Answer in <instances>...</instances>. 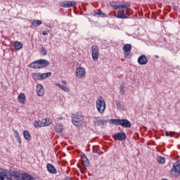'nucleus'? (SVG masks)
<instances>
[{
  "label": "nucleus",
  "instance_id": "f257e3e1",
  "mask_svg": "<svg viewBox=\"0 0 180 180\" xmlns=\"http://www.w3.org/2000/svg\"><path fill=\"white\" fill-rule=\"evenodd\" d=\"M131 6V4L127 1H123L122 4L120 6V9H124L122 10L121 13H119V11H115V18H117L118 19H129L130 18V7Z\"/></svg>",
  "mask_w": 180,
  "mask_h": 180
},
{
  "label": "nucleus",
  "instance_id": "f03ea898",
  "mask_svg": "<svg viewBox=\"0 0 180 180\" xmlns=\"http://www.w3.org/2000/svg\"><path fill=\"white\" fill-rule=\"evenodd\" d=\"M20 175L16 172H0V180H19Z\"/></svg>",
  "mask_w": 180,
  "mask_h": 180
},
{
  "label": "nucleus",
  "instance_id": "7ed1b4c3",
  "mask_svg": "<svg viewBox=\"0 0 180 180\" xmlns=\"http://www.w3.org/2000/svg\"><path fill=\"white\" fill-rule=\"evenodd\" d=\"M49 65V61L44 59H39L35 60L30 64V68H34L35 70H39V68H44Z\"/></svg>",
  "mask_w": 180,
  "mask_h": 180
},
{
  "label": "nucleus",
  "instance_id": "20e7f679",
  "mask_svg": "<svg viewBox=\"0 0 180 180\" xmlns=\"http://www.w3.org/2000/svg\"><path fill=\"white\" fill-rule=\"evenodd\" d=\"M96 105L98 113H101V115L103 114L105 112V109H106V103L102 96H100L97 99Z\"/></svg>",
  "mask_w": 180,
  "mask_h": 180
},
{
  "label": "nucleus",
  "instance_id": "39448f33",
  "mask_svg": "<svg viewBox=\"0 0 180 180\" xmlns=\"http://www.w3.org/2000/svg\"><path fill=\"white\" fill-rule=\"evenodd\" d=\"M72 120L75 126H82L84 124V116L79 112L72 114Z\"/></svg>",
  "mask_w": 180,
  "mask_h": 180
},
{
  "label": "nucleus",
  "instance_id": "423d86ee",
  "mask_svg": "<svg viewBox=\"0 0 180 180\" xmlns=\"http://www.w3.org/2000/svg\"><path fill=\"white\" fill-rule=\"evenodd\" d=\"M91 56L94 61H97L99 58V48L96 45L91 46Z\"/></svg>",
  "mask_w": 180,
  "mask_h": 180
},
{
  "label": "nucleus",
  "instance_id": "0eeeda50",
  "mask_svg": "<svg viewBox=\"0 0 180 180\" xmlns=\"http://www.w3.org/2000/svg\"><path fill=\"white\" fill-rule=\"evenodd\" d=\"M85 75H86V70H85V68L79 67L76 69V77H77V78H79L80 79L85 78Z\"/></svg>",
  "mask_w": 180,
  "mask_h": 180
},
{
  "label": "nucleus",
  "instance_id": "6e6552de",
  "mask_svg": "<svg viewBox=\"0 0 180 180\" xmlns=\"http://www.w3.org/2000/svg\"><path fill=\"white\" fill-rule=\"evenodd\" d=\"M122 50L124 51L125 58H127V57L130 56V53H131V44H126L123 46Z\"/></svg>",
  "mask_w": 180,
  "mask_h": 180
},
{
  "label": "nucleus",
  "instance_id": "1a4fd4ad",
  "mask_svg": "<svg viewBox=\"0 0 180 180\" xmlns=\"http://www.w3.org/2000/svg\"><path fill=\"white\" fill-rule=\"evenodd\" d=\"M59 5L62 8H72V6H75V5H77V3L75 1H65L60 2Z\"/></svg>",
  "mask_w": 180,
  "mask_h": 180
},
{
  "label": "nucleus",
  "instance_id": "9d476101",
  "mask_svg": "<svg viewBox=\"0 0 180 180\" xmlns=\"http://www.w3.org/2000/svg\"><path fill=\"white\" fill-rule=\"evenodd\" d=\"M171 172H175V176H179L180 175V162H176L174 164L173 168L171 170Z\"/></svg>",
  "mask_w": 180,
  "mask_h": 180
},
{
  "label": "nucleus",
  "instance_id": "9b49d317",
  "mask_svg": "<svg viewBox=\"0 0 180 180\" xmlns=\"http://www.w3.org/2000/svg\"><path fill=\"white\" fill-rule=\"evenodd\" d=\"M120 126H122V127H124L125 129H129L131 127V123L127 119H121Z\"/></svg>",
  "mask_w": 180,
  "mask_h": 180
},
{
  "label": "nucleus",
  "instance_id": "f8f14e48",
  "mask_svg": "<svg viewBox=\"0 0 180 180\" xmlns=\"http://www.w3.org/2000/svg\"><path fill=\"white\" fill-rule=\"evenodd\" d=\"M106 123H108V121H106L105 120H102L98 117H95L94 126L96 127H99V126H105Z\"/></svg>",
  "mask_w": 180,
  "mask_h": 180
},
{
  "label": "nucleus",
  "instance_id": "ddd939ff",
  "mask_svg": "<svg viewBox=\"0 0 180 180\" xmlns=\"http://www.w3.org/2000/svg\"><path fill=\"white\" fill-rule=\"evenodd\" d=\"M62 84H64V85L59 84V83H56L55 84L56 86H58V88H60V89L62 91H64L65 92H69L70 91V89H68V87H67V82L65 80H62Z\"/></svg>",
  "mask_w": 180,
  "mask_h": 180
},
{
  "label": "nucleus",
  "instance_id": "4468645a",
  "mask_svg": "<svg viewBox=\"0 0 180 180\" xmlns=\"http://www.w3.org/2000/svg\"><path fill=\"white\" fill-rule=\"evenodd\" d=\"M114 139L119 140V141H123V140H126L127 139L126 134L123 132L117 133L114 135Z\"/></svg>",
  "mask_w": 180,
  "mask_h": 180
},
{
  "label": "nucleus",
  "instance_id": "2eb2a0df",
  "mask_svg": "<svg viewBox=\"0 0 180 180\" xmlns=\"http://www.w3.org/2000/svg\"><path fill=\"white\" fill-rule=\"evenodd\" d=\"M147 63H148V60H147V57L146 56V55H141L139 57L138 63L140 65H146Z\"/></svg>",
  "mask_w": 180,
  "mask_h": 180
},
{
  "label": "nucleus",
  "instance_id": "dca6fc26",
  "mask_svg": "<svg viewBox=\"0 0 180 180\" xmlns=\"http://www.w3.org/2000/svg\"><path fill=\"white\" fill-rule=\"evenodd\" d=\"M37 94L38 96H44V88L43 85L38 84L37 86Z\"/></svg>",
  "mask_w": 180,
  "mask_h": 180
},
{
  "label": "nucleus",
  "instance_id": "f3484780",
  "mask_svg": "<svg viewBox=\"0 0 180 180\" xmlns=\"http://www.w3.org/2000/svg\"><path fill=\"white\" fill-rule=\"evenodd\" d=\"M46 168L49 174H57V169H56V167L53 166L51 164L48 163L46 165Z\"/></svg>",
  "mask_w": 180,
  "mask_h": 180
},
{
  "label": "nucleus",
  "instance_id": "a211bd4d",
  "mask_svg": "<svg viewBox=\"0 0 180 180\" xmlns=\"http://www.w3.org/2000/svg\"><path fill=\"white\" fill-rule=\"evenodd\" d=\"M18 101L22 105H25V102H26V95L25 93H20L18 96Z\"/></svg>",
  "mask_w": 180,
  "mask_h": 180
},
{
  "label": "nucleus",
  "instance_id": "6ab92c4d",
  "mask_svg": "<svg viewBox=\"0 0 180 180\" xmlns=\"http://www.w3.org/2000/svg\"><path fill=\"white\" fill-rule=\"evenodd\" d=\"M82 162L84 167H89V160L85 154L82 155Z\"/></svg>",
  "mask_w": 180,
  "mask_h": 180
},
{
  "label": "nucleus",
  "instance_id": "aec40b11",
  "mask_svg": "<svg viewBox=\"0 0 180 180\" xmlns=\"http://www.w3.org/2000/svg\"><path fill=\"white\" fill-rule=\"evenodd\" d=\"M44 120L43 119L42 120H39V121H35L34 122V127L37 128V127H46L45 124H44Z\"/></svg>",
  "mask_w": 180,
  "mask_h": 180
},
{
  "label": "nucleus",
  "instance_id": "412c9836",
  "mask_svg": "<svg viewBox=\"0 0 180 180\" xmlns=\"http://www.w3.org/2000/svg\"><path fill=\"white\" fill-rule=\"evenodd\" d=\"M49 77H51V72H49L46 73H40L39 72V79L40 81H43L44 79H46V78H49Z\"/></svg>",
  "mask_w": 180,
  "mask_h": 180
},
{
  "label": "nucleus",
  "instance_id": "4be33fe9",
  "mask_svg": "<svg viewBox=\"0 0 180 180\" xmlns=\"http://www.w3.org/2000/svg\"><path fill=\"white\" fill-rule=\"evenodd\" d=\"M13 47L15 50H20L23 47V44L19 41H15L13 44Z\"/></svg>",
  "mask_w": 180,
  "mask_h": 180
},
{
  "label": "nucleus",
  "instance_id": "5701e85b",
  "mask_svg": "<svg viewBox=\"0 0 180 180\" xmlns=\"http://www.w3.org/2000/svg\"><path fill=\"white\" fill-rule=\"evenodd\" d=\"M22 134H23L24 139H25L27 141L31 140L32 136L30 135V132H29V131L24 130L22 132Z\"/></svg>",
  "mask_w": 180,
  "mask_h": 180
},
{
  "label": "nucleus",
  "instance_id": "b1692460",
  "mask_svg": "<svg viewBox=\"0 0 180 180\" xmlns=\"http://www.w3.org/2000/svg\"><path fill=\"white\" fill-rule=\"evenodd\" d=\"M43 22H41V20H33L31 23L32 26H33V27H37V26H40V25H41Z\"/></svg>",
  "mask_w": 180,
  "mask_h": 180
},
{
  "label": "nucleus",
  "instance_id": "393cba45",
  "mask_svg": "<svg viewBox=\"0 0 180 180\" xmlns=\"http://www.w3.org/2000/svg\"><path fill=\"white\" fill-rule=\"evenodd\" d=\"M120 120L121 119H111L110 123L115 126H120Z\"/></svg>",
  "mask_w": 180,
  "mask_h": 180
},
{
  "label": "nucleus",
  "instance_id": "a878e982",
  "mask_svg": "<svg viewBox=\"0 0 180 180\" xmlns=\"http://www.w3.org/2000/svg\"><path fill=\"white\" fill-rule=\"evenodd\" d=\"M32 77L34 81H40V72L32 73Z\"/></svg>",
  "mask_w": 180,
  "mask_h": 180
},
{
  "label": "nucleus",
  "instance_id": "bb28decb",
  "mask_svg": "<svg viewBox=\"0 0 180 180\" xmlns=\"http://www.w3.org/2000/svg\"><path fill=\"white\" fill-rule=\"evenodd\" d=\"M55 131L57 133H61V131H63V125L60 124H57L55 126Z\"/></svg>",
  "mask_w": 180,
  "mask_h": 180
},
{
  "label": "nucleus",
  "instance_id": "cd10ccee",
  "mask_svg": "<svg viewBox=\"0 0 180 180\" xmlns=\"http://www.w3.org/2000/svg\"><path fill=\"white\" fill-rule=\"evenodd\" d=\"M14 136L19 144H22V141L20 140V136H19V132L18 131H14Z\"/></svg>",
  "mask_w": 180,
  "mask_h": 180
},
{
  "label": "nucleus",
  "instance_id": "c85d7f7f",
  "mask_svg": "<svg viewBox=\"0 0 180 180\" xmlns=\"http://www.w3.org/2000/svg\"><path fill=\"white\" fill-rule=\"evenodd\" d=\"M156 160H157V162H158V164H165V158L158 156Z\"/></svg>",
  "mask_w": 180,
  "mask_h": 180
},
{
  "label": "nucleus",
  "instance_id": "c756f323",
  "mask_svg": "<svg viewBox=\"0 0 180 180\" xmlns=\"http://www.w3.org/2000/svg\"><path fill=\"white\" fill-rule=\"evenodd\" d=\"M44 123L45 124V127L46 126H50V124H51V123L53 122L52 121H51V119H49V118H46V119H44Z\"/></svg>",
  "mask_w": 180,
  "mask_h": 180
},
{
  "label": "nucleus",
  "instance_id": "7c9ffc66",
  "mask_svg": "<svg viewBox=\"0 0 180 180\" xmlns=\"http://www.w3.org/2000/svg\"><path fill=\"white\" fill-rule=\"evenodd\" d=\"M101 150L99 149V147L95 146L93 148V153L94 154H100Z\"/></svg>",
  "mask_w": 180,
  "mask_h": 180
},
{
  "label": "nucleus",
  "instance_id": "2f4dec72",
  "mask_svg": "<svg viewBox=\"0 0 180 180\" xmlns=\"http://www.w3.org/2000/svg\"><path fill=\"white\" fill-rule=\"evenodd\" d=\"M101 150L99 149V147L95 146L93 148V153L94 154H100Z\"/></svg>",
  "mask_w": 180,
  "mask_h": 180
},
{
  "label": "nucleus",
  "instance_id": "473e14b6",
  "mask_svg": "<svg viewBox=\"0 0 180 180\" xmlns=\"http://www.w3.org/2000/svg\"><path fill=\"white\" fill-rule=\"evenodd\" d=\"M101 150L99 149V147L95 146L93 148V153L94 154H100Z\"/></svg>",
  "mask_w": 180,
  "mask_h": 180
},
{
  "label": "nucleus",
  "instance_id": "72a5a7b5",
  "mask_svg": "<svg viewBox=\"0 0 180 180\" xmlns=\"http://www.w3.org/2000/svg\"><path fill=\"white\" fill-rule=\"evenodd\" d=\"M116 106L117 109L122 110L123 109V106L122 105V103L119 101H115Z\"/></svg>",
  "mask_w": 180,
  "mask_h": 180
},
{
  "label": "nucleus",
  "instance_id": "f704fd0d",
  "mask_svg": "<svg viewBox=\"0 0 180 180\" xmlns=\"http://www.w3.org/2000/svg\"><path fill=\"white\" fill-rule=\"evenodd\" d=\"M120 3L119 2H115V3H112L111 6H114L115 8H117L118 9H120Z\"/></svg>",
  "mask_w": 180,
  "mask_h": 180
},
{
  "label": "nucleus",
  "instance_id": "c9c22d12",
  "mask_svg": "<svg viewBox=\"0 0 180 180\" xmlns=\"http://www.w3.org/2000/svg\"><path fill=\"white\" fill-rule=\"evenodd\" d=\"M166 136H169V137H174V136H175V132L174 131H167L166 132Z\"/></svg>",
  "mask_w": 180,
  "mask_h": 180
},
{
  "label": "nucleus",
  "instance_id": "e433bc0d",
  "mask_svg": "<svg viewBox=\"0 0 180 180\" xmlns=\"http://www.w3.org/2000/svg\"><path fill=\"white\" fill-rule=\"evenodd\" d=\"M41 52L43 54V56H46V54H47V50H46V48L44 46H41Z\"/></svg>",
  "mask_w": 180,
  "mask_h": 180
},
{
  "label": "nucleus",
  "instance_id": "4c0bfd02",
  "mask_svg": "<svg viewBox=\"0 0 180 180\" xmlns=\"http://www.w3.org/2000/svg\"><path fill=\"white\" fill-rule=\"evenodd\" d=\"M120 91L121 95H124V86H120Z\"/></svg>",
  "mask_w": 180,
  "mask_h": 180
},
{
  "label": "nucleus",
  "instance_id": "58836bf2",
  "mask_svg": "<svg viewBox=\"0 0 180 180\" xmlns=\"http://www.w3.org/2000/svg\"><path fill=\"white\" fill-rule=\"evenodd\" d=\"M101 15H103V13H102V11H101V12H98V11H97V12H96L94 14V16H101Z\"/></svg>",
  "mask_w": 180,
  "mask_h": 180
},
{
  "label": "nucleus",
  "instance_id": "ea45409f",
  "mask_svg": "<svg viewBox=\"0 0 180 180\" xmlns=\"http://www.w3.org/2000/svg\"><path fill=\"white\" fill-rule=\"evenodd\" d=\"M49 33H50V30H44L43 32H42V34H43V36H46V35H47V34H49Z\"/></svg>",
  "mask_w": 180,
  "mask_h": 180
},
{
  "label": "nucleus",
  "instance_id": "a19ab883",
  "mask_svg": "<svg viewBox=\"0 0 180 180\" xmlns=\"http://www.w3.org/2000/svg\"><path fill=\"white\" fill-rule=\"evenodd\" d=\"M64 180H71V177H69V176L65 177V178L64 179Z\"/></svg>",
  "mask_w": 180,
  "mask_h": 180
},
{
  "label": "nucleus",
  "instance_id": "79ce46f5",
  "mask_svg": "<svg viewBox=\"0 0 180 180\" xmlns=\"http://www.w3.org/2000/svg\"><path fill=\"white\" fill-rule=\"evenodd\" d=\"M155 58H160V56H155Z\"/></svg>",
  "mask_w": 180,
  "mask_h": 180
}]
</instances>
